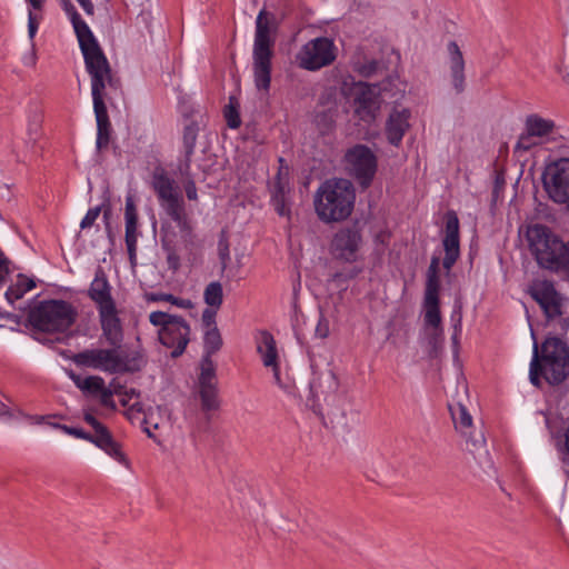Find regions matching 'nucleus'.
I'll use <instances>...</instances> for the list:
<instances>
[{
	"label": "nucleus",
	"instance_id": "9d476101",
	"mask_svg": "<svg viewBox=\"0 0 569 569\" xmlns=\"http://www.w3.org/2000/svg\"><path fill=\"white\" fill-rule=\"evenodd\" d=\"M256 345L263 366L272 372L273 382L287 395L293 396L296 392L295 380L281 371L277 342L272 335L268 331L259 332Z\"/></svg>",
	"mask_w": 569,
	"mask_h": 569
},
{
	"label": "nucleus",
	"instance_id": "ddd939ff",
	"mask_svg": "<svg viewBox=\"0 0 569 569\" xmlns=\"http://www.w3.org/2000/svg\"><path fill=\"white\" fill-rule=\"evenodd\" d=\"M333 41L326 37L312 39L305 43L296 56L300 68L316 71L331 64L337 57Z\"/></svg>",
	"mask_w": 569,
	"mask_h": 569
},
{
	"label": "nucleus",
	"instance_id": "3c124183",
	"mask_svg": "<svg viewBox=\"0 0 569 569\" xmlns=\"http://www.w3.org/2000/svg\"><path fill=\"white\" fill-rule=\"evenodd\" d=\"M77 2L88 16H92L94 13V6L91 0H77Z\"/></svg>",
	"mask_w": 569,
	"mask_h": 569
},
{
	"label": "nucleus",
	"instance_id": "c756f323",
	"mask_svg": "<svg viewBox=\"0 0 569 569\" xmlns=\"http://www.w3.org/2000/svg\"><path fill=\"white\" fill-rule=\"evenodd\" d=\"M34 287L36 283L32 279H29L24 276H19L17 281L8 288L6 297L10 301L19 300Z\"/></svg>",
	"mask_w": 569,
	"mask_h": 569
},
{
	"label": "nucleus",
	"instance_id": "2f4dec72",
	"mask_svg": "<svg viewBox=\"0 0 569 569\" xmlns=\"http://www.w3.org/2000/svg\"><path fill=\"white\" fill-rule=\"evenodd\" d=\"M140 395L134 389L120 392V403L130 411L144 412V407L139 400Z\"/></svg>",
	"mask_w": 569,
	"mask_h": 569
},
{
	"label": "nucleus",
	"instance_id": "1a4fd4ad",
	"mask_svg": "<svg viewBox=\"0 0 569 569\" xmlns=\"http://www.w3.org/2000/svg\"><path fill=\"white\" fill-rule=\"evenodd\" d=\"M149 321L159 327L160 342L172 349L171 356L178 357L184 351L190 336V327L181 318L162 311H153L149 315Z\"/></svg>",
	"mask_w": 569,
	"mask_h": 569
},
{
	"label": "nucleus",
	"instance_id": "49530a36",
	"mask_svg": "<svg viewBox=\"0 0 569 569\" xmlns=\"http://www.w3.org/2000/svg\"><path fill=\"white\" fill-rule=\"evenodd\" d=\"M216 310L217 309H214V308L213 309L208 308L202 313V322L207 327V329L216 327V323H214Z\"/></svg>",
	"mask_w": 569,
	"mask_h": 569
},
{
	"label": "nucleus",
	"instance_id": "4468645a",
	"mask_svg": "<svg viewBox=\"0 0 569 569\" xmlns=\"http://www.w3.org/2000/svg\"><path fill=\"white\" fill-rule=\"evenodd\" d=\"M449 410L456 430L466 439V448L476 458L487 455L486 439L480 429H476L472 423V417L468 409L461 402L449 405Z\"/></svg>",
	"mask_w": 569,
	"mask_h": 569
},
{
	"label": "nucleus",
	"instance_id": "7c9ffc66",
	"mask_svg": "<svg viewBox=\"0 0 569 569\" xmlns=\"http://www.w3.org/2000/svg\"><path fill=\"white\" fill-rule=\"evenodd\" d=\"M222 297V286L219 282L209 283L203 293L204 302L214 309L221 306Z\"/></svg>",
	"mask_w": 569,
	"mask_h": 569
},
{
	"label": "nucleus",
	"instance_id": "de8ad7c7",
	"mask_svg": "<svg viewBox=\"0 0 569 569\" xmlns=\"http://www.w3.org/2000/svg\"><path fill=\"white\" fill-rule=\"evenodd\" d=\"M38 30V22L36 21V18L33 13L30 11L28 16V34L30 40L32 41Z\"/></svg>",
	"mask_w": 569,
	"mask_h": 569
},
{
	"label": "nucleus",
	"instance_id": "4be33fe9",
	"mask_svg": "<svg viewBox=\"0 0 569 569\" xmlns=\"http://www.w3.org/2000/svg\"><path fill=\"white\" fill-rule=\"evenodd\" d=\"M98 313L102 336L110 345H119L122 341L123 332L116 303L98 308Z\"/></svg>",
	"mask_w": 569,
	"mask_h": 569
},
{
	"label": "nucleus",
	"instance_id": "39448f33",
	"mask_svg": "<svg viewBox=\"0 0 569 569\" xmlns=\"http://www.w3.org/2000/svg\"><path fill=\"white\" fill-rule=\"evenodd\" d=\"M526 238L530 252L541 268L569 276V241H563L543 224L528 227Z\"/></svg>",
	"mask_w": 569,
	"mask_h": 569
},
{
	"label": "nucleus",
	"instance_id": "ea45409f",
	"mask_svg": "<svg viewBox=\"0 0 569 569\" xmlns=\"http://www.w3.org/2000/svg\"><path fill=\"white\" fill-rule=\"evenodd\" d=\"M196 139H197L196 128L193 126H188L186 128L184 134H183V141H184V146H186L187 156H189L192 152L194 143H196Z\"/></svg>",
	"mask_w": 569,
	"mask_h": 569
},
{
	"label": "nucleus",
	"instance_id": "6e6552de",
	"mask_svg": "<svg viewBox=\"0 0 569 569\" xmlns=\"http://www.w3.org/2000/svg\"><path fill=\"white\" fill-rule=\"evenodd\" d=\"M152 188L158 196L160 206L177 223L183 237L191 238V226L184 216L183 201L174 181L163 171H156L152 177Z\"/></svg>",
	"mask_w": 569,
	"mask_h": 569
},
{
	"label": "nucleus",
	"instance_id": "79ce46f5",
	"mask_svg": "<svg viewBox=\"0 0 569 569\" xmlns=\"http://www.w3.org/2000/svg\"><path fill=\"white\" fill-rule=\"evenodd\" d=\"M330 333L329 320L325 318L322 315L319 317L318 323L315 329L316 337L320 339H325Z\"/></svg>",
	"mask_w": 569,
	"mask_h": 569
},
{
	"label": "nucleus",
	"instance_id": "09e8293b",
	"mask_svg": "<svg viewBox=\"0 0 569 569\" xmlns=\"http://www.w3.org/2000/svg\"><path fill=\"white\" fill-rule=\"evenodd\" d=\"M186 194L189 200H197V188L192 180L188 181L184 186Z\"/></svg>",
	"mask_w": 569,
	"mask_h": 569
},
{
	"label": "nucleus",
	"instance_id": "0eeeda50",
	"mask_svg": "<svg viewBox=\"0 0 569 569\" xmlns=\"http://www.w3.org/2000/svg\"><path fill=\"white\" fill-rule=\"evenodd\" d=\"M77 318V311L71 303L63 300H44L29 313L31 326L44 332H63Z\"/></svg>",
	"mask_w": 569,
	"mask_h": 569
},
{
	"label": "nucleus",
	"instance_id": "bb28decb",
	"mask_svg": "<svg viewBox=\"0 0 569 569\" xmlns=\"http://www.w3.org/2000/svg\"><path fill=\"white\" fill-rule=\"evenodd\" d=\"M525 128L530 136L541 142L543 138L553 132L555 122L538 114H530L526 119Z\"/></svg>",
	"mask_w": 569,
	"mask_h": 569
},
{
	"label": "nucleus",
	"instance_id": "a211bd4d",
	"mask_svg": "<svg viewBox=\"0 0 569 569\" xmlns=\"http://www.w3.org/2000/svg\"><path fill=\"white\" fill-rule=\"evenodd\" d=\"M362 237L357 229L343 228L339 230L331 242L332 254L343 261L353 262L359 258Z\"/></svg>",
	"mask_w": 569,
	"mask_h": 569
},
{
	"label": "nucleus",
	"instance_id": "6ab92c4d",
	"mask_svg": "<svg viewBox=\"0 0 569 569\" xmlns=\"http://www.w3.org/2000/svg\"><path fill=\"white\" fill-rule=\"evenodd\" d=\"M529 293L539 303L548 318L561 315L562 297L553 284L547 280H535L529 287Z\"/></svg>",
	"mask_w": 569,
	"mask_h": 569
},
{
	"label": "nucleus",
	"instance_id": "c03bdc74",
	"mask_svg": "<svg viewBox=\"0 0 569 569\" xmlns=\"http://www.w3.org/2000/svg\"><path fill=\"white\" fill-rule=\"evenodd\" d=\"M377 69V62L368 61L365 64H356L355 70L358 71L363 77L371 76Z\"/></svg>",
	"mask_w": 569,
	"mask_h": 569
},
{
	"label": "nucleus",
	"instance_id": "393cba45",
	"mask_svg": "<svg viewBox=\"0 0 569 569\" xmlns=\"http://www.w3.org/2000/svg\"><path fill=\"white\" fill-rule=\"evenodd\" d=\"M88 295L97 305V309L116 303L111 296V286L102 268L96 270L93 280L90 283Z\"/></svg>",
	"mask_w": 569,
	"mask_h": 569
},
{
	"label": "nucleus",
	"instance_id": "473e14b6",
	"mask_svg": "<svg viewBox=\"0 0 569 569\" xmlns=\"http://www.w3.org/2000/svg\"><path fill=\"white\" fill-rule=\"evenodd\" d=\"M222 345L221 336L217 327H212L206 329L204 332V348L207 356L210 358V355L220 349Z\"/></svg>",
	"mask_w": 569,
	"mask_h": 569
},
{
	"label": "nucleus",
	"instance_id": "6e6d98bb",
	"mask_svg": "<svg viewBox=\"0 0 569 569\" xmlns=\"http://www.w3.org/2000/svg\"><path fill=\"white\" fill-rule=\"evenodd\" d=\"M563 438H565V449L569 453V418L567 420V426L565 429Z\"/></svg>",
	"mask_w": 569,
	"mask_h": 569
},
{
	"label": "nucleus",
	"instance_id": "603ef678",
	"mask_svg": "<svg viewBox=\"0 0 569 569\" xmlns=\"http://www.w3.org/2000/svg\"><path fill=\"white\" fill-rule=\"evenodd\" d=\"M37 61V56L34 52V49L32 48L31 51L23 57V63L29 67H33Z\"/></svg>",
	"mask_w": 569,
	"mask_h": 569
},
{
	"label": "nucleus",
	"instance_id": "20e7f679",
	"mask_svg": "<svg viewBox=\"0 0 569 569\" xmlns=\"http://www.w3.org/2000/svg\"><path fill=\"white\" fill-rule=\"evenodd\" d=\"M355 201V187L350 180L343 178L326 180L313 197L315 211L326 223L346 220L353 210Z\"/></svg>",
	"mask_w": 569,
	"mask_h": 569
},
{
	"label": "nucleus",
	"instance_id": "8fccbe9b",
	"mask_svg": "<svg viewBox=\"0 0 569 569\" xmlns=\"http://www.w3.org/2000/svg\"><path fill=\"white\" fill-rule=\"evenodd\" d=\"M83 419H84V421H86L88 425H90V426L93 428V430H94V431H96L97 429H101V427L103 426V425H101V423L96 419V417H94L92 413H90V412H84V415H83Z\"/></svg>",
	"mask_w": 569,
	"mask_h": 569
},
{
	"label": "nucleus",
	"instance_id": "2eb2a0df",
	"mask_svg": "<svg viewBox=\"0 0 569 569\" xmlns=\"http://www.w3.org/2000/svg\"><path fill=\"white\" fill-rule=\"evenodd\" d=\"M542 182L548 197L556 203L569 201V159L561 158L549 163L542 173Z\"/></svg>",
	"mask_w": 569,
	"mask_h": 569
},
{
	"label": "nucleus",
	"instance_id": "f8f14e48",
	"mask_svg": "<svg viewBox=\"0 0 569 569\" xmlns=\"http://www.w3.org/2000/svg\"><path fill=\"white\" fill-rule=\"evenodd\" d=\"M345 167L349 174L355 177L363 188L370 186L378 168L375 152L365 144H356L345 154Z\"/></svg>",
	"mask_w": 569,
	"mask_h": 569
},
{
	"label": "nucleus",
	"instance_id": "864d4df0",
	"mask_svg": "<svg viewBox=\"0 0 569 569\" xmlns=\"http://www.w3.org/2000/svg\"><path fill=\"white\" fill-rule=\"evenodd\" d=\"M168 264L171 269L177 270L179 268V257L174 253H169L167 257Z\"/></svg>",
	"mask_w": 569,
	"mask_h": 569
},
{
	"label": "nucleus",
	"instance_id": "4c0bfd02",
	"mask_svg": "<svg viewBox=\"0 0 569 569\" xmlns=\"http://www.w3.org/2000/svg\"><path fill=\"white\" fill-rule=\"evenodd\" d=\"M50 426L54 429H59V430L63 431L64 433H67L69 436H73L76 438L84 439L88 441L91 440V435L87 433L82 429L72 428V427H68L66 425H60V423H54V422L50 423Z\"/></svg>",
	"mask_w": 569,
	"mask_h": 569
},
{
	"label": "nucleus",
	"instance_id": "5701e85b",
	"mask_svg": "<svg viewBox=\"0 0 569 569\" xmlns=\"http://www.w3.org/2000/svg\"><path fill=\"white\" fill-rule=\"evenodd\" d=\"M448 67L450 70L451 84L457 93L463 92L466 88L465 60L461 50L455 41L447 46Z\"/></svg>",
	"mask_w": 569,
	"mask_h": 569
},
{
	"label": "nucleus",
	"instance_id": "b1692460",
	"mask_svg": "<svg viewBox=\"0 0 569 569\" xmlns=\"http://www.w3.org/2000/svg\"><path fill=\"white\" fill-rule=\"evenodd\" d=\"M124 222H126V244L130 257L136 253L138 241V210L132 194H127L124 207Z\"/></svg>",
	"mask_w": 569,
	"mask_h": 569
},
{
	"label": "nucleus",
	"instance_id": "a878e982",
	"mask_svg": "<svg viewBox=\"0 0 569 569\" xmlns=\"http://www.w3.org/2000/svg\"><path fill=\"white\" fill-rule=\"evenodd\" d=\"M290 188L287 181H283L280 176L271 188V204L281 217H290V202H289Z\"/></svg>",
	"mask_w": 569,
	"mask_h": 569
},
{
	"label": "nucleus",
	"instance_id": "f257e3e1",
	"mask_svg": "<svg viewBox=\"0 0 569 569\" xmlns=\"http://www.w3.org/2000/svg\"><path fill=\"white\" fill-rule=\"evenodd\" d=\"M69 18L91 80V96L98 128L97 144L108 141L109 117L104 103L106 88L112 84L111 68L89 26L81 19L70 0H60Z\"/></svg>",
	"mask_w": 569,
	"mask_h": 569
},
{
	"label": "nucleus",
	"instance_id": "cd10ccee",
	"mask_svg": "<svg viewBox=\"0 0 569 569\" xmlns=\"http://www.w3.org/2000/svg\"><path fill=\"white\" fill-rule=\"evenodd\" d=\"M68 376L82 392L92 396L98 395V391L102 390L104 386V380L100 376H89L82 378L79 375H76L73 371H68Z\"/></svg>",
	"mask_w": 569,
	"mask_h": 569
},
{
	"label": "nucleus",
	"instance_id": "9b49d317",
	"mask_svg": "<svg viewBox=\"0 0 569 569\" xmlns=\"http://www.w3.org/2000/svg\"><path fill=\"white\" fill-rule=\"evenodd\" d=\"M342 89L353 99V110L360 120L371 122L376 119L381 106L380 88L377 84L359 81L349 87L346 80Z\"/></svg>",
	"mask_w": 569,
	"mask_h": 569
},
{
	"label": "nucleus",
	"instance_id": "7ed1b4c3",
	"mask_svg": "<svg viewBox=\"0 0 569 569\" xmlns=\"http://www.w3.org/2000/svg\"><path fill=\"white\" fill-rule=\"evenodd\" d=\"M533 339L532 358L529 368L530 382L540 386V372L551 385L562 382L569 376V348L566 342L559 338H548L541 347V357L539 356L538 342L531 331Z\"/></svg>",
	"mask_w": 569,
	"mask_h": 569
},
{
	"label": "nucleus",
	"instance_id": "f3484780",
	"mask_svg": "<svg viewBox=\"0 0 569 569\" xmlns=\"http://www.w3.org/2000/svg\"><path fill=\"white\" fill-rule=\"evenodd\" d=\"M198 393L200 397L202 410L211 411L218 409L219 400L217 391L216 366L209 357H203L200 363Z\"/></svg>",
	"mask_w": 569,
	"mask_h": 569
},
{
	"label": "nucleus",
	"instance_id": "f03ea898",
	"mask_svg": "<svg viewBox=\"0 0 569 569\" xmlns=\"http://www.w3.org/2000/svg\"><path fill=\"white\" fill-rule=\"evenodd\" d=\"M71 360L78 367L90 368L110 375L133 373L147 365V358L140 349L122 348H90L72 356Z\"/></svg>",
	"mask_w": 569,
	"mask_h": 569
},
{
	"label": "nucleus",
	"instance_id": "bf43d9fd",
	"mask_svg": "<svg viewBox=\"0 0 569 569\" xmlns=\"http://www.w3.org/2000/svg\"><path fill=\"white\" fill-rule=\"evenodd\" d=\"M6 413V406L3 405V402L0 400V415H3Z\"/></svg>",
	"mask_w": 569,
	"mask_h": 569
},
{
	"label": "nucleus",
	"instance_id": "58836bf2",
	"mask_svg": "<svg viewBox=\"0 0 569 569\" xmlns=\"http://www.w3.org/2000/svg\"><path fill=\"white\" fill-rule=\"evenodd\" d=\"M538 143H540V141L530 136L528 130L525 129V132L518 139L516 149L527 151Z\"/></svg>",
	"mask_w": 569,
	"mask_h": 569
},
{
	"label": "nucleus",
	"instance_id": "c9c22d12",
	"mask_svg": "<svg viewBox=\"0 0 569 569\" xmlns=\"http://www.w3.org/2000/svg\"><path fill=\"white\" fill-rule=\"evenodd\" d=\"M108 456H110L112 459H114L117 462L122 465L126 468L130 467L129 459L127 456L122 452L119 445L117 442H111L104 450Z\"/></svg>",
	"mask_w": 569,
	"mask_h": 569
},
{
	"label": "nucleus",
	"instance_id": "aec40b11",
	"mask_svg": "<svg viewBox=\"0 0 569 569\" xmlns=\"http://www.w3.org/2000/svg\"><path fill=\"white\" fill-rule=\"evenodd\" d=\"M412 112L409 108L395 106L385 124V133L388 142L395 147H399L406 132L411 127Z\"/></svg>",
	"mask_w": 569,
	"mask_h": 569
},
{
	"label": "nucleus",
	"instance_id": "412c9836",
	"mask_svg": "<svg viewBox=\"0 0 569 569\" xmlns=\"http://www.w3.org/2000/svg\"><path fill=\"white\" fill-rule=\"evenodd\" d=\"M445 248L443 268L450 270L460 254L459 248V219L453 211L447 213L445 238L442 240Z\"/></svg>",
	"mask_w": 569,
	"mask_h": 569
},
{
	"label": "nucleus",
	"instance_id": "e433bc0d",
	"mask_svg": "<svg viewBox=\"0 0 569 569\" xmlns=\"http://www.w3.org/2000/svg\"><path fill=\"white\" fill-rule=\"evenodd\" d=\"M224 117H226L228 126L231 129H237L241 123L239 112H238L237 108L234 107L232 99H230V103L224 111Z\"/></svg>",
	"mask_w": 569,
	"mask_h": 569
},
{
	"label": "nucleus",
	"instance_id": "423d86ee",
	"mask_svg": "<svg viewBox=\"0 0 569 569\" xmlns=\"http://www.w3.org/2000/svg\"><path fill=\"white\" fill-rule=\"evenodd\" d=\"M276 31L274 16L261 9L256 19L252 49L254 83L259 90L267 91L271 81V58Z\"/></svg>",
	"mask_w": 569,
	"mask_h": 569
},
{
	"label": "nucleus",
	"instance_id": "052dcab7",
	"mask_svg": "<svg viewBox=\"0 0 569 569\" xmlns=\"http://www.w3.org/2000/svg\"><path fill=\"white\" fill-rule=\"evenodd\" d=\"M41 421H43V417H40V418L37 419L38 423L41 422Z\"/></svg>",
	"mask_w": 569,
	"mask_h": 569
},
{
	"label": "nucleus",
	"instance_id": "37998d69",
	"mask_svg": "<svg viewBox=\"0 0 569 569\" xmlns=\"http://www.w3.org/2000/svg\"><path fill=\"white\" fill-rule=\"evenodd\" d=\"M96 396L99 397L101 405L111 409H116V403L112 399L113 393L109 388L106 387V385L103 386L102 390L98 391V395Z\"/></svg>",
	"mask_w": 569,
	"mask_h": 569
},
{
	"label": "nucleus",
	"instance_id": "dca6fc26",
	"mask_svg": "<svg viewBox=\"0 0 569 569\" xmlns=\"http://www.w3.org/2000/svg\"><path fill=\"white\" fill-rule=\"evenodd\" d=\"M438 266V259H432L428 281L425 292V327L428 330L430 337L435 340L442 336V327H441V315L439 309V299H438V278L436 274V269Z\"/></svg>",
	"mask_w": 569,
	"mask_h": 569
},
{
	"label": "nucleus",
	"instance_id": "5fc2aeb1",
	"mask_svg": "<svg viewBox=\"0 0 569 569\" xmlns=\"http://www.w3.org/2000/svg\"><path fill=\"white\" fill-rule=\"evenodd\" d=\"M8 273L7 260L3 256H0V282H2Z\"/></svg>",
	"mask_w": 569,
	"mask_h": 569
},
{
	"label": "nucleus",
	"instance_id": "72a5a7b5",
	"mask_svg": "<svg viewBox=\"0 0 569 569\" xmlns=\"http://www.w3.org/2000/svg\"><path fill=\"white\" fill-rule=\"evenodd\" d=\"M148 299L150 301H167L181 309H190L193 307V303L190 299L178 298L170 293H151L149 295Z\"/></svg>",
	"mask_w": 569,
	"mask_h": 569
},
{
	"label": "nucleus",
	"instance_id": "13d9d810",
	"mask_svg": "<svg viewBox=\"0 0 569 569\" xmlns=\"http://www.w3.org/2000/svg\"><path fill=\"white\" fill-rule=\"evenodd\" d=\"M459 327H460V323L456 325V331H458ZM452 341L455 345L458 343V333L457 332H455V335L452 336Z\"/></svg>",
	"mask_w": 569,
	"mask_h": 569
},
{
	"label": "nucleus",
	"instance_id": "4d7b16f0",
	"mask_svg": "<svg viewBox=\"0 0 569 569\" xmlns=\"http://www.w3.org/2000/svg\"><path fill=\"white\" fill-rule=\"evenodd\" d=\"M31 6L32 8L34 9H40L42 3H43V0H27Z\"/></svg>",
	"mask_w": 569,
	"mask_h": 569
},
{
	"label": "nucleus",
	"instance_id": "c85d7f7f",
	"mask_svg": "<svg viewBox=\"0 0 569 569\" xmlns=\"http://www.w3.org/2000/svg\"><path fill=\"white\" fill-rule=\"evenodd\" d=\"M43 112L37 103H30L27 108V132L31 140L36 141L41 132Z\"/></svg>",
	"mask_w": 569,
	"mask_h": 569
},
{
	"label": "nucleus",
	"instance_id": "a19ab883",
	"mask_svg": "<svg viewBox=\"0 0 569 569\" xmlns=\"http://www.w3.org/2000/svg\"><path fill=\"white\" fill-rule=\"evenodd\" d=\"M100 212H101V207H94V208L89 209L80 222V228L87 229V228L92 227L93 223L96 222V220L98 219V217L100 216Z\"/></svg>",
	"mask_w": 569,
	"mask_h": 569
},
{
	"label": "nucleus",
	"instance_id": "a18cd8bd",
	"mask_svg": "<svg viewBox=\"0 0 569 569\" xmlns=\"http://www.w3.org/2000/svg\"><path fill=\"white\" fill-rule=\"evenodd\" d=\"M144 431L150 438H154L152 430L158 429L159 423L152 420V413H144Z\"/></svg>",
	"mask_w": 569,
	"mask_h": 569
},
{
	"label": "nucleus",
	"instance_id": "f704fd0d",
	"mask_svg": "<svg viewBox=\"0 0 569 569\" xmlns=\"http://www.w3.org/2000/svg\"><path fill=\"white\" fill-rule=\"evenodd\" d=\"M90 442L94 443L101 450H104L113 439L104 426L96 430V435L91 436Z\"/></svg>",
	"mask_w": 569,
	"mask_h": 569
}]
</instances>
